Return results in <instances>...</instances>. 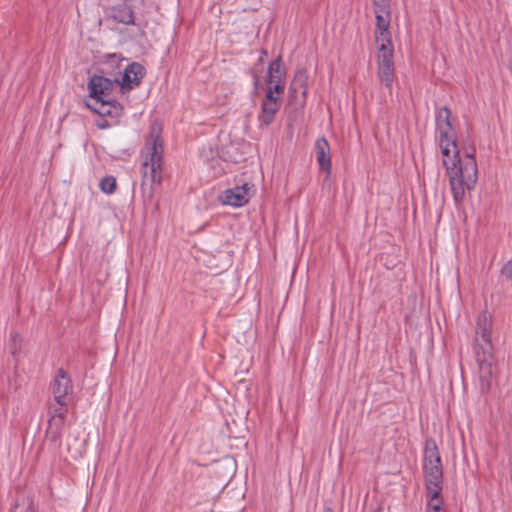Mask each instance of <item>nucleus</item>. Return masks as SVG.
<instances>
[{"mask_svg":"<svg viewBox=\"0 0 512 512\" xmlns=\"http://www.w3.org/2000/svg\"><path fill=\"white\" fill-rule=\"evenodd\" d=\"M491 317L483 312L476 324L475 356L479 367V381L481 392H488L493 379V346L490 336Z\"/></svg>","mask_w":512,"mask_h":512,"instance_id":"1","label":"nucleus"},{"mask_svg":"<svg viewBox=\"0 0 512 512\" xmlns=\"http://www.w3.org/2000/svg\"><path fill=\"white\" fill-rule=\"evenodd\" d=\"M474 152V149L467 151L465 157L457 164L453 163V167L447 171L453 198L457 203L464 199L466 191L473 189L477 182L478 170Z\"/></svg>","mask_w":512,"mask_h":512,"instance_id":"2","label":"nucleus"},{"mask_svg":"<svg viewBox=\"0 0 512 512\" xmlns=\"http://www.w3.org/2000/svg\"><path fill=\"white\" fill-rule=\"evenodd\" d=\"M160 132V127L156 125L151 127L150 137L142 151L143 182L160 183L161 181L163 142Z\"/></svg>","mask_w":512,"mask_h":512,"instance_id":"3","label":"nucleus"},{"mask_svg":"<svg viewBox=\"0 0 512 512\" xmlns=\"http://www.w3.org/2000/svg\"><path fill=\"white\" fill-rule=\"evenodd\" d=\"M423 469L428 493L435 495L441 492L443 482L441 458L433 440H427L425 443Z\"/></svg>","mask_w":512,"mask_h":512,"instance_id":"4","label":"nucleus"},{"mask_svg":"<svg viewBox=\"0 0 512 512\" xmlns=\"http://www.w3.org/2000/svg\"><path fill=\"white\" fill-rule=\"evenodd\" d=\"M114 83H118V80L113 81L103 76H93L89 81L88 88L90 97L95 101V106L88 104V107L100 115L111 114V100L108 97L113 89Z\"/></svg>","mask_w":512,"mask_h":512,"instance_id":"5","label":"nucleus"},{"mask_svg":"<svg viewBox=\"0 0 512 512\" xmlns=\"http://www.w3.org/2000/svg\"><path fill=\"white\" fill-rule=\"evenodd\" d=\"M67 406L50 405L48 414V426L46 429V438L49 442L58 444L65 424Z\"/></svg>","mask_w":512,"mask_h":512,"instance_id":"6","label":"nucleus"},{"mask_svg":"<svg viewBox=\"0 0 512 512\" xmlns=\"http://www.w3.org/2000/svg\"><path fill=\"white\" fill-rule=\"evenodd\" d=\"M72 391L71 378L63 369H59L52 383V393L55 401L53 405L67 406Z\"/></svg>","mask_w":512,"mask_h":512,"instance_id":"7","label":"nucleus"},{"mask_svg":"<svg viewBox=\"0 0 512 512\" xmlns=\"http://www.w3.org/2000/svg\"><path fill=\"white\" fill-rule=\"evenodd\" d=\"M451 112L447 107L441 108L436 115L437 131L439 133V143L457 141L454 128L450 121Z\"/></svg>","mask_w":512,"mask_h":512,"instance_id":"8","label":"nucleus"},{"mask_svg":"<svg viewBox=\"0 0 512 512\" xmlns=\"http://www.w3.org/2000/svg\"><path fill=\"white\" fill-rule=\"evenodd\" d=\"M60 448V456L63 457L66 461L69 460H77L82 457L85 441L81 440L76 433H69L64 445L58 444Z\"/></svg>","mask_w":512,"mask_h":512,"instance_id":"9","label":"nucleus"},{"mask_svg":"<svg viewBox=\"0 0 512 512\" xmlns=\"http://www.w3.org/2000/svg\"><path fill=\"white\" fill-rule=\"evenodd\" d=\"M145 75V68L137 62L129 64L125 70L120 83L123 91H129L140 85Z\"/></svg>","mask_w":512,"mask_h":512,"instance_id":"10","label":"nucleus"},{"mask_svg":"<svg viewBox=\"0 0 512 512\" xmlns=\"http://www.w3.org/2000/svg\"><path fill=\"white\" fill-rule=\"evenodd\" d=\"M281 106V100L277 96H272L271 91L266 92V96L262 102L261 106V114L259 116V121L261 124L268 126L270 125L276 113L279 111Z\"/></svg>","mask_w":512,"mask_h":512,"instance_id":"11","label":"nucleus"},{"mask_svg":"<svg viewBox=\"0 0 512 512\" xmlns=\"http://www.w3.org/2000/svg\"><path fill=\"white\" fill-rule=\"evenodd\" d=\"M252 189L248 183L241 186H236L233 189H228L224 192L221 200L223 204L231 206H242L249 200V192Z\"/></svg>","mask_w":512,"mask_h":512,"instance_id":"12","label":"nucleus"},{"mask_svg":"<svg viewBox=\"0 0 512 512\" xmlns=\"http://www.w3.org/2000/svg\"><path fill=\"white\" fill-rule=\"evenodd\" d=\"M376 16V43L383 42L389 43L391 41V34L389 32V25L391 21V11L385 12L380 10L375 12Z\"/></svg>","mask_w":512,"mask_h":512,"instance_id":"13","label":"nucleus"},{"mask_svg":"<svg viewBox=\"0 0 512 512\" xmlns=\"http://www.w3.org/2000/svg\"><path fill=\"white\" fill-rule=\"evenodd\" d=\"M315 154L321 170L329 175L331 172V155L329 143L325 138H319L316 141Z\"/></svg>","mask_w":512,"mask_h":512,"instance_id":"14","label":"nucleus"},{"mask_svg":"<svg viewBox=\"0 0 512 512\" xmlns=\"http://www.w3.org/2000/svg\"><path fill=\"white\" fill-rule=\"evenodd\" d=\"M441 153L443 156V164L448 171L451 167H453V163L457 164V162L461 159L459 157V149L457 146V141L449 143L443 142L439 143Z\"/></svg>","mask_w":512,"mask_h":512,"instance_id":"15","label":"nucleus"},{"mask_svg":"<svg viewBox=\"0 0 512 512\" xmlns=\"http://www.w3.org/2000/svg\"><path fill=\"white\" fill-rule=\"evenodd\" d=\"M377 45V67H394V50L392 41H389V43L379 42Z\"/></svg>","mask_w":512,"mask_h":512,"instance_id":"16","label":"nucleus"},{"mask_svg":"<svg viewBox=\"0 0 512 512\" xmlns=\"http://www.w3.org/2000/svg\"><path fill=\"white\" fill-rule=\"evenodd\" d=\"M111 17L122 24L130 25L134 23V13L130 6L122 4L111 10Z\"/></svg>","mask_w":512,"mask_h":512,"instance_id":"17","label":"nucleus"},{"mask_svg":"<svg viewBox=\"0 0 512 512\" xmlns=\"http://www.w3.org/2000/svg\"><path fill=\"white\" fill-rule=\"evenodd\" d=\"M308 73L305 69L296 71L291 83V91L293 93H301L303 97L307 94Z\"/></svg>","mask_w":512,"mask_h":512,"instance_id":"18","label":"nucleus"},{"mask_svg":"<svg viewBox=\"0 0 512 512\" xmlns=\"http://www.w3.org/2000/svg\"><path fill=\"white\" fill-rule=\"evenodd\" d=\"M377 75L380 82L384 84L386 88L391 90L392 84L395 79L394 67H377Z\"/></svg>","mask_w":512,"mask_h":512,"instance_id":"19","label":"nucleus"},{"mask_svg":"<svg viewBox=\"0 0 512 512\" xmlns=\"http://www.w3.org/2000/svg\"><path fill=\"white\" fill-rule=\"evenodd\" d=\"M284 71L281 67V59L278 58L273 61L268 69V80L267 82H279V80H283Z\"/></svg>","mask_w":512,"mask_h":512,"instance_id":"20","label":"nucleus"},{"mask_svg":"<svg viewBox=\"0 0 512 512\" xmlns=\"http://www.w3.org/2000/svg\"><path fill=\"white\" fill-rule=\"evenodd\" d=\"M427 496L429 498L427 503V512H443L442 509V499L440 498V492L436 493H428Z\"/></svg>","mask_w":512,"mask_h":512,"instance_id":"21","label":"nucleus"},{"mask_svg":"<svg viewBox=\"0 0 512 512\" xmlns=\"http://www.w3.org/2000/svg\"><path fill=\"white\" fill-rule=\"evenodd\" d=\"M101 191L105 194H113L117 188L116 178L108 175L101 179L99 183Z\"/></svg>","mask_w":512,"mask_h":512,"instance_id":"22","label":"nucleus"},{"mask_svg":"<svg viewBox=\"0 0 512 512\" xmlns=\"http://www.w3.org/2000/svg\"><path fill=\"white\" fill-rule=\"evenodd\" d=\"M267 91L272 92V96H277L281 99V95L284 93V83L283 80H279V82H267Z\"/></svg>","mask_w":512,"mask_h":512,"instance_id":"23","label":"nucleus"},{"mask_svg":"<svg viewBox=\"0 0 512 512\" xmlns=\"http://www.w3.org/2000/svg\"><path fill=\"white\" fill-rule=\"evenodd\" d=\"M374 12H379L383 10L385 12H390V5L388 0H373Z\"/></svg>","mask_w":512,"mask_h":512,"instance_id":"24","label":"nucleus"},{"mask_svg":"<svg viewBox=\"0 0 512 512\" xmlns=\"http://www.w3.org/2000/svg\"><path fill=\"white\" fill-rule=\"evenodd\" d=\"M11 512H34V510L31 503L17 502Z\"/></svg>","mask_w":512,"mask_h":512,"instance_id":"25","label":"nucleus"},{"mask_svg":"<svg viewBox=\"0 0 512 512\" xmlns=\"http://www.w3.org/2000/svg\"><path fill=\"white\" fill-rule=\"evenodd\" d=\"M502 274L512 280V259L503 266Z\"/></svg>","mask_w":512,"mask_h":512,"instance_id":"26","label":"nucleus"}]
</instances>
